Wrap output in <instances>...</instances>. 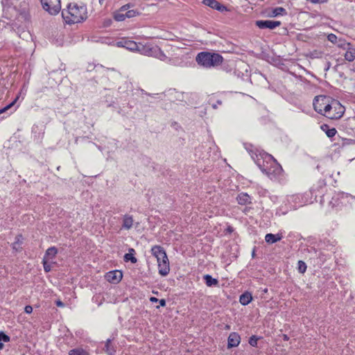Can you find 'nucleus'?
Returning a JSON list of instances; mask_svg holds the SVG:
<instances>
[{
	"label": "nucleus",
	"mask_w": 355,
	"mask_h": 355,
	"mask_svg": "<svg viewBox=\"0 0 355 355\" xmlns=\"http://www.w3.org/2000/svg\"><path fill=\"white\" fill-rule=\"evenodd\" d=\"M156 53L155 54V58H157L158 59H159L160 60H162V61H168V62H171V59L168 58L166 55L165 53L163 52V51L159 48H155V49Z\"/></svg>",
	"instance_id": "obj_24"
},
{
	"label": "nucleus",
	"mask_w": 355,
	"mask_h": 355,
	"mask_svg": "<svg viewBox=\"0 0 355 355\" xmlns=\"http://www.w3.org/2000/svg\"><path fill=\"white\" fill-rule=\"evenodd\" d=\"M23 236L21 234H18L15 237V242L14 243V245L16 243H22Z\"/></svg>",
	"instance_id": "obj_39"
},
{
	"label": "nucleus",
	"mask_w": 355,
	"mask_h": 355,
	"mask_svg": "<svg viewBox=\"0 0 355 355\" xmlns=\"http://www.w3.org/2000/svg\"><path fill=\"white\" fill-rule=\"evenodd\" d=\"M62 17L66 24L81 23L87 18V6L84 4L69 3L67 9L62 10Z\"/></svg>",
	"instance_id": "obj_1"
},
{
	"label": "nucleus",
	"mask_w": 355,
	"mask_h": 355,
	"mask_svg": "<svg viewBox=\"0 0 355 355\" xmlns=\"http://www.w3.org/2000/svg\"><path fill=\"white\" fill-rule=\"evenodd\" d=\"M281 21H272V20H258L256 21V26L261 29L268 28L272 30L281 25Z\"/></svg>",
	"instance_id": "obj_11"
},
{
	"label": "nucleus",
	"mask_w": 355,
	"mask_h": 355,
	"mask_svg": "<svg viewBox=\"0 0 355 355\" xmlns=\"http://www.w3.org/2000/svg\"><path fill=\"white\" fill-rule=\"evenodd\" d=\"M221 104H222V101H221V100H218V101H216V103H214V104H212V105H211V106H212V107H213L214 109H216V108L218 107V105H221Z\"/></svg>",
	"instance_id": "obj_43"
},
{
	"label": "nucleus",
	"mask_w": 355,
	"mask_h": 355,
	"mask_svg": "<svg viewBox=\"0 0 355 355\" xmlns=\"http://www.w3.org/2000/svg\"><path fill=\"white\" fill-rule=\"evenodd\" d=\"M69 355H88V353L82 348H75L69 352Z\"/></svg>",
	"instance_id": "obj_29"
},
{
	"label": "nucleus",
	"mask_w": 355,
	"mask_h": 355,
	"mask_svg": "<svg viewBox=\"0 0 355 355\" xmlns=\"http://www.w3.org/2000/svg\"><path fill=\"white\" fill-rule=\"evenodd\" d=\"M150 251L157 259L159 274L163 277L166 276L170 272V263L166 250L162 246L155 245L151 248Z\"/></svg>",
	"instance_id": "obj_2"
},
{
	"label": "nucleus",
	"mask_w": 355,
	"mask_h": 355,
	"mask_svg": "<svg viewBox=\"0 0 355 355\" xmlns=\"http://www.w3.org/2000/svg\"><path fill=\"white\" fill-rule=\"evenodd\" d=\"M331 107L325 116L333 120L340 119L345 112V107L336 99L332 101Z\"/></svg>",
	"instance_id": "obj_8"
},
{
	"label": "nucleus",
	"mask_w": 355,
	"mask_h": 355,
	"mask_svg": "<svg viewBox=\"0 0 355 355\" xmlns=\"http://www.w3.org/2000/svg\"><path fill=\"white\" fill-rule=\"evenodd\" d=\"M113 338H108L105 344L103 350L107 355H114L116 347L112 344Z\"/></svg>",
	"instance_id": "obj_17"
},
{
	"label": "nucleus",
	"mask_w": 355,
	"mask_h": 355,
	"mask_svg": "<svg viewBox=\"0 0 355 355\" xmlns=\"http://www.w3.org/2000/svg\"><path fill=\"white\" fill-rule=\"evenodd\" d=\"M307 1H310L312 3H322L327 2V0H306Z\"/></svg>",
	"instance_id": "obj_41"
},
{
	"label": "nucleus",
	"mask_w": 355,
	"mask_h": 355,
	"mask_svg": "<svg viewBox=\"0 0 355 355\" xmlns=\"http://www.w3.org/2000/svg\"><path fill=\"white\" fill-rule=\"evenodd\" d=\"M42 263H43V267H44V270L46 272H49L51 271V266L50 264L48 263L46 259H45V257L43 258V260H42Z\"/></svg>",
	"instance_id": "obj_35"
},
{
	"label": "nucleus",
	"mask_w": 355,
	"mask_h": 355,
	"mask_svg": "<svg viewBox=\"0 0 355 355\" xmlns=\"http://www.w3.org/2000/svg\"><path fill=\"white\" fill-rule=\"evenodd\" d=\"M158 302L160 306H165L166 304V302L165 299H159Z\"/></svg>",
	"instance_id": "obj_42"
},
{
	"label": "nucleus",
	"mask_w": 355,
	"mask_h": 355,
	"mask_svg": "<svg viewBox=\"0 0 355 355\" xmlns=\"http://www.w3.org/2000/svg\"><path fill=\"white\" fill-rule=\"evenodd\" d=\"M252 294L248 291H245L243 293H242L239 297V302L243 306L249 304L252 302Z\"/></svg>",
	"instance_id": "obj_21"
},
{
	"label": "nucleus",
	"mask_w": 355,
	"mask_h": 355,
	"mask_svg": "<svg viewBox=\"0 0 355 355\" xmlns=\"http://www.w3.org/2000/svg\"><path fill=\"white\" fill-rule=\"evenodd\" d=\"M334 98L327 96H315L313 101V107L318 114L326 116L327 113L331 107V103Z\"/></svg>",
	"instance_id": "obj_4"
},
{
	"label": "nucleus",
	"mask_w": 355,
	"mask_h": 355,
	"mask_svg": "<svg viewBox=\"0 0 355 355\" xmlns=\"http://www.w3.org/2000/svg\"><path fill=\"white\" fill-rule=\"evenodd\" d=\"M10 340V338L3 331H0V342L8 343Z\"/></svg>",
	"instance_id": "obj_34"
},
{
	"label": "nucleus",
	"mask_w": 355,
	"mask_h": 355,
	"mask_svg": "<svg viewBox=\"0 0 355 355\" xmlns=\"http://www.w3.org/2000/svg\"><path fill=\"white\" fill-rule=\"evenodd\" d=\"M133 218L132 216L125 214L123 217L122 228L125 230H130L133 225Z\"/></svg>",
	"instance_id": "obj_22"
},
{
	"label": "nucleus",
	"mask_w": 355,
	"mask_h": 355,
	"mask_svg": "<svg viewBox=\"0 0 355 355\" xmlns=\"http://www.w3.org/2000/svg\"><path fill=\"white\" fill-rule=\"evenodd\" d=\"M225 231H226V232H227V233L230 234V233H232V232H234V228H233V227H232V226L229 225V226L227 227V229H226V230H225Z\"/></svg>",
	"instance_id": "obj_44"
},
{
	"label": "nucleus",
	"mask_w": 355,
	"mask_h": 355,
	"mask_svg": "<svg viewBox=\"0 0 355 355\" xmlns=\"http://www.w3.org/2000/svg\"><path fill=\"white\" fill-rule=\"evenodd\" d=\"M282 338L284 341H288L289 340V337L288 335L286 334H283L282 335Z\"/></svg>",
	"instance_id": "obj_48"
},
{
	"label": "nucleus",
	"mask_w": 355,
	"mask_h": 355,
	"mask_svg": "<svg viewBox=\"0 0 355 355\" xmlns=\"http://www.w3.org/2000/svg\"><path fill=\"white\" fill-rule=\"evenodd\" d=\"M283 238L282 234H272L268 233L265 236V241L268 244H273L279 241Z\"/></svg>",
	"instance_id": "obj_19"
},
{
	"label": "nucleus",
	"mask_w": 355,
	"mask_h": 355,
	"mask_svg": "<svg viewBox=\"0 0 355 355\" xmlns=\"http://www.w3.org/2000/svg\"><path fill=\"white\" fill-rule=\"evenodd\" d=\"M240 342V335L236 332H232L230 334L227 338V348L231 349L232 347H236L239 345Z\"/></svg>",
	"instance_id": "obj_16"
},
{
	"label": "nucleus",
	"mask_w": 355,
	"mask_h": 355,
	"mask_svg": "<svg viewBox=\"0 0 355 355\" xmlns=\"http://www.w3.org/2000/svg\"><path fill=\"white\" fill-rule=\"evenodd\" d=\"M2 110H3L0 109V114H3V113Z\"/></svg>",
	"instance_id": "obj_51"
},
{
	"label": "nucleus",
	"mask_w": 355,
	"mask_h": 355,
	"mask_svg": "<svg viewBox=\"0 0 355 355\" xmlns=\"http://www.w3.org/2000/svg\"><path fill=\"white\" fill-rule=\"evenodd\" d=\"M56 305L58 306H64V304L62 301L58 300V301H56Z\"/></svg>",
	"instance_id": "obj_46"
},
{
	"label": "nucleus",
	"mask_w": 355,
	"mask_h": 355,
	"mask_svg": "<svg viewBox=\"0 0 355 355\" xmlns=\"http://www.w3.org/2000/svg\"><path fill=\"white\" fill-rule=\"evenodd\" d=\"M105 277L112 284H118L121 280L123 274L121 270H115L107 272Z\"/></svg>",
	"instance_id": "obj_12"
},
{
	"label": "nucleus",
	"mask_w": 355,
	"mask_h": 355,
	"mask_svg": "<svg viewBox=\"0 0 355 355\" xmlns=\"http://www.w3.org/2000/svg\"><path fill=\"white\" fill-rule=\"evenodd\" d=\"M153 293H154V294H158L157 291H156V292L153 291Z\"/></svg>",
	"instance_id": "obj_52"
},
{
	"label": "nucleus",
	"mask_w": 355,
	"mask_h": 355,
	"mask_svg": "<svg viewBox=\"0 0 355 355\" xmlns=\"http://www.w3.org/2000/svg\"><path fill=\"white\" fill-rule=\"evenodd\" d=\"M265 157L266 160L270 162V170L267 171L266 175L271 180L277 178L283 171L281 165L271 155H265Z\"/></svg>",
	"instance_id": "obj_7"
},
{
	"label": "nucleus",
	"mask_w": 355,
	"mask_h": 355,
	"mask_svg": "<svg viewBox=\"0 0 355 355\" xmlns=\"http://www.w3.org/2000/svg\"><path fill=\"white\" fill-rule=\"evenodd\" d=\"M203 279L205 281L206 285L209 287L218 286V280L216 278H213L210 275H205L203 276Z\"/></svg>",
	"instance_id": "obj_23"
},
{
	"label": "nucleus",
	"mask_w": 355,
	"mask_h": 355,
	"mask_svg": "<svg viewBox=\"0 0 355 355\" xmlns=\"http://www.w3.org/2000/svg\"><path fill=\"white\" fill-rule=\"evenodd\" d=\"M297 270L300 273H304L306 270V265L303 261H298L297 262Z\"/></svg>",
	"instance_id": "obj_30"
},
{
	"label": "nucleus",
	"mask_w": 355,
	"mask_h": 355,
	"mask_svg": "<svg viewBox=\"0 0 355 355\" xmlns=\"http://www.w3.org/2000/svg\"><path fill=\"white\" fill-rule=\"evenodd\" d=\"M116 46L123 47L128 50L135 51L139 49V43L137 44L135 41L130 40L125 38H123L121 40L116 42Z\"/></svg>",
	"instance_id": "obj_10"
},
{
	"label": "nucleus",
	"mask_w": 355,
	"mask_h": 355,
	"mask_svg": "<svg viewBox=\"0 0 355 355\" xmlns=\"http://www.w3.org/2000/svg\"><path fill=\"white\" fill-rule=\"evenodd\" d=\"M19 97L17 96L15 98V99L14 101H12L11 103H10L8 105H7L6 106H5L4 107L1 108V110H3V112L4 113L5 112H6L7 110H8L9 109H10L15 104V103L17 102V101L18 100Z\"/></svg>",
	"instance_id": "obj_37"
},
{
	"label": "nucleus",
	"mask_w": 355,
	"mask_h": 355,
	"mask_svg": "<svg viewBox=\"0 0 355 355\" xmlns=\"http://www.w3.org/2000/svg\"><path fill=\"white\" fill-rule=\"evenodd\" d=\"M24 311L26 313L30 314L33 312V307L31 305H26L24 308Z\"/></svg>",
	"instance_id": "obj_40"
},
{
	"label": "nucleus",
	"mask_w": 355,
	"mask_h": 355,
	"mask_svg": "<svg viewBox=\"0 0 355 355\" xmlns=\"http://www.w3.org/2000/svg\"><path fill=\"white\" fill-rule=\"evenodd\" d=\"M126 14H123V13H120V12H118V13H115L114 15V19L117 21H122L123 20H125V19L126 18Z\"/></svg>",
	"instance_id": "obj_32"
},
{
	"label": "nucleus",
	"mask_w": 355,
	"mask_h": 355,
	"mask_svg": "<svg viewBox=\"0 0 355 355\" xmlns=\"http://www.w3.org/2000/svg\"><path fill=\"white\" fill-rule=\"evenodd\" d=\"M138 51L141 52L142 54L148 55V56H155L156 53L155 48H158L157 45H152V44H146L143 45L139 43Z\"/></svg>",
	"instance_id": "obj_14"
},
{
	"label": "nucleus",
	"mask_w": 355,
	"mask_h": 355,
	"mask_svg": "<svg viewBox=\"0 0 355 355\" xmlns=\"http://www.w3.org/2000/svg\"><path fill=\"white\" fill-rule=\"evenodd\" d=\"M149 300L151 302H157L159 299L155 297H150L149 298Z\"/></svg>",
	"instance_id": "obj_45"
},
{
	"label": "nucleus",
	"mask_w": 355,
	"mask_h": 355,
	"mask_svg": "<svg viewBox=\"0 0 355 355\" xmlns=\"http://www.w3.org/2000/svg\"><path fill=\"white\" fill-rule=\"evenodd\" d=\"M127 18H132L137 15H139L140 12L136 10H128L125 12Z\"/></svg>",
	"instance_id": "obj_33"
},
{
	"label": "nucleus",
	"mask_w": 355,
	"mask_h": 355,
	"mask_svg": "<svg viewBox=\"0 0 355 355\" xmlns=\"http://www.w3.org/2000/svg\"><path fill=\"white\" fill-rule=\"evenodd\" d=\"M4 347V345L2 342H0V350L2 349Z\"/></svg>",
	"instance_id": "obj_50"
},
{
	"label": "nucleus",
	"mask_w": 355,
	"mask_h": 355,
	"mask_svg": "<svg viewBox=\"0 0 355 355\" xmlns=\"http://www.w3.org/2000/svg\"><path fill=\"white\" fill-rule=\"evenodd\" d=\"M128 8H130V5L129 4H127V5H125L121 7V11H125L127 10Z\"/></svg>",
	"instance_id": "obj_47"
},
{
	"label": "nucleus",
	"mask_w": 355,
	"mask_h": 355,
	"mask_svg": "<svg viewBox=\"0 0 355 355\" xmlns=\"http://www.w3.org/2000/svg\"><path fill=\"white\" fill-rule=\"evenodd\" d=\"M326 185L325 180L320 179L311 187L310 191L312 195L315 194V197H317L318 194H323Z\"/></svg>",
	"instance_id": "obj_13"
},
{
	"label": "nucleus",
	"mask_w": 355,
	"mask_h": 355,
	"mask_svg": "<svg viewBox=\"0 0 355 355\" xmlns=\"http://www.w3.org/2000/svg\"><path fill=\"white\" fill-rule=\"evenodd\" d=\"M43 9L51 15H57L61 10L60 0H40Z\"/></svg>",
	"instance_id": "obj_9"
},
{
	"label": "nucleus",
	"mask_w": 355,
	"mask_h": 355,
	"mask_svg": "<svg viewBox=\"0 0 355 355\" xmlns=\"http://www.w3.org/2000/svg\"><path fill=\"white\" fill-rule=\"evenodd\" d=\"M136 251L133 248H129L128 252L123 256V261L125 262L130 261L132 263H136L137 259L135 257Z\"/></svg>",
	"instance_id": "obj_20"
},
{
	"label": "nucleus",
	"mask_w": 355,
	"mask_h": 355,
	"mask_svg": "<svg viewBox=\"0 0 355 355\" xmlns=\"http://www.w3.org/2000/svg\"><path fill=\"white\" fill-rule=\"evenodd\" d=\"M111 22H112L111 19H109L107 21H105V26H110V24H111Z\"/></svg>",
	"instance_id": "obj_49"
},
{
	"label": "nucleus",
	"mask_w": 355,
	"mask_h": 355,
	"mask_svg": "<svg viewBox=\"0 0 355 355\" xmlns=\"http://www.w3.org/2000/svg\"><path fill=\"white\" fill-rule=\"evenodd\" d=\"M287 12L285 8L282 7H277L272 9V14L270 15V17H277L279 15H286Z\"/></svg>",
	"instance_id": "obj_26"
},
{
	"label": "nucleus",
	"mask_w": 355,
	"mask_h": 355,
	"mask_svg": "<svg viewBox=\"0 0 355 355\" xmlns=\"http://www.w3.org/2000/svg\"><path fill=\"white\" fill-rule=\"evenodd\" d=\"M345 59L349 62H352L355 59V49H349L345 54Z\"/></svg>",
	"instance_id": "obj_28"
},
{
	"label": "nucleus",
	"mask_w": 355,
	"mask_h": 355,
	"mask_svg": "<svg viewBox=\"0 0 355 355\" xmlns=\"http://www.w3.org/2000/svg\"><path fill=\"white\" fill-rule=\"evenodd\" d=\"M19 97L17 96L15 98V99L14 101H12L11 103H10L8 105H7L6 106H5L4 107L1 108V110H3V112L4 113L5 112H6L7 110H8L9 109H10L15 104V103L17 102V101L18 100Z\"/></svg>",
	"instance_id": "obj_36"
},
{
	"label": "nucleus",
	"mask_w": 355,
	"mask_h": 355,
	"mask_svg": "<svg viewBox=\"0 0 355 355\" xmlns=\"http://www.w3.org/2000/svg\"><path fill=\"white\" fill-rule=\"evenodd\" d=\"M355 200V197L349 193L339 192L335 193L329 202V205L333 208L340 209L347 203L351 202V200Z\"/></svg>",
	"instance_id": "obj_6"
},
{
	"label": "nucleus",
	"mask_w": 355,
	"mask_h": 355,
	"mask_svg": "<svg viewBox=\"0 0 355 355\" xmlns=\"http://www.w3.org/2000/svg\"><path fill=\"white\" fill-rule=\"evenodd\" d=\"M321 128L325 131L326 135L328 137H333L337 132V130L334 128H330L329 125L324 124L321 126Z\"/></svg>",
	"instance_id": "obj_27"
},
{
	"label": "nucleus",
	"mask_w": 355,
	"mask_h": 355,
	"mask_svg": "<svg viewBox=\"0 0 355 355\" xmlns=\"http://www.w3.org/2000/svg\"><path fill=\"white\" fill-rule=\"evenodd\" d=\"M223 60L220 54L208 51L200 52L196 58V62L205 68L218 67L222 64Z\"/></svg>",
	"instance_id": "obj_3"
},
{
	"label": "nucleus",
	"mask_w": 355,
	"mask_h": 355,
	"mask_svg": "<svg viewBox=\"0 0 355 355\" xmlns=\"http://www.w3.org/2000/svg\"><path fill=\"white\" fill-rule=\"evenodd\" d=\"M236 200L239 205H246L250 204L251 197L247 193H241L236 197Z\"/></svg>",
	"instance_id": "obj_18"
},
{
	"label": "nucleus",
	"mask_w": 355,
	"mask_h": 355,
	"mask_svg": "<svg viewBox=\"0 0 355 355\" xmlns=\"http://www.w3.org/2000/svg\"><path fill=\"white\" fill-rule=\"evenodd\" d=\"M202 3L221 12L227 10V8L225 6L216 0H202Z\"/></svg>",
	"instance_id": "obj_15"
},
{
	"label": "nucleus",
	"mask_w": 355,
	"mask_h": 355,
	"mask_svg": "<svg viewBox=\"0 0 355 355\" xmlns=\"http://www.w3.org/2000/svg\"><path fill=\"white\" fill-rule=\"evenodd\" d=\"M249 153L251 155L252 158L262 171L263 173L266 174L268 170H270L269 167L270 162L266 160L265 155H269L264 151H259L258 150H249Z\"/></svg>",
	"instance_id": "obj_5"
},
{
	"label": "nucleus",
	"mask_w": 355,
	"mask_h": 355,
	"mask_svg": "<svg viewBox=\"0 0 355 355\" xmlns=\"http://www.w3.org/2000/svg\"><path fill=\"white\" fill-rule=\"evenodd\" d=\"M57 254H58V249L54 246L50 247L46 250L44 257H45L46 259V258L53 259L55 257Z\"/></svg>",
	"instance_id": "obj_25"
},
{
	"label": "nucleus",
	"mask_w": 355,
	"mask_h": 355,
	"mask_svg": "<svg viewBox=\"0 0 355 355\" xmlns=\"http://www.w3.org/2000/svg\"><path fill=\"white\" fill-rule=\"evenodd\" d=\"M328 40L333 44L337 42V36L335 34L331 33L327 36Z\"/></svg>",
	"instance_id": "obj_38"
},
{
	"label": "nucleus",
	"mask_w": 355,
	"mask_h": 355,
	"mask_svg": "<svg viewBox=\"0 0 355 355\" xmlns=\"http://www.w3.org/2000/svg\"><path fill=\"white\" fill-rule=\"evenodd\" d=\"M261 337H258L255 335H253L250 337L248 343L252 347H257V341L261 338Z\"/></svg>",
	"instance_id": "obj_31"
}]
</instances>
